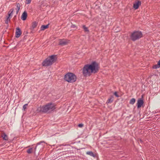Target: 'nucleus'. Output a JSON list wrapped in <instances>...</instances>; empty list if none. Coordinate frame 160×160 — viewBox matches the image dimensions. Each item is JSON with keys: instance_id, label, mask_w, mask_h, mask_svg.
Listing matches in <instances>:
<instances>
[{"instance_id": "15", "label": "nucleus", "mask_w": 160, "mask_h": 160, "mask_svg": "<svg viewBox=\"0 0 160 160\" xmlns=\"http://www.w3.org/2000/svg\"><path fill=\"white\" fill-rule=\"evenodd\" d=\"M86 154L94 158L96 157V154H94L92 151L87 152H86Z\"/></svg>"}, {"instance_id": "6", "label": "nucleus", "mask_w": 160, "mask_h": 160, "mask_svg": "<svg viewBox=\"0 0 160 160\" xmlns=\"http://www.w3.org/2000/svg\"><path fill=\"white\" fill-rule=\"evenodd\" d=\"M70 42V40L66 39H60L59 40V45L64 46L67 45Z\"/></svg>"}, {"instance_id": "23", "label": "nucleus", "mask_w": 160, "mask_h": 160, "mask_svg": "<svg viewBox=\"0 0 160 160\" xmlns=\"http://www.w3.org/2000/svg\"><path fill=\"white\" fill-rule=\"evenodd\" d=\"M28 104H24L23 106V108H22L23 110H25V109H26L27 107L28 106Z\"/></svg>"}, {"instance_id": "3", "label": "nucleus", "mask_w": 160, "mask_h": 160, "mask_svg": "<svg viewBox=\"0 0 160 160\" xmlns=\"http://www.w3.org/2000/svg\"><path fill=\"white\" fill-rule=\"evenodd\" d=\"M77 78L76 76L72 72H68L65 75L64 78L65 81L72 83L76 81Z\"/></svg>"}, {"instance_id": "8", "label": "nucleus", "mask_w": 160, "mask_h": 160, "mask_svg": "<svg viewBox=\"0 0 160 160\" xmlns=\"http://www.w3.org/2000/svg\"><path fill=\"white\" fill-rule=\"evenodd\" d=\"M141 4V2L138 0L136 1L133 4V7L135 9H138Z\"/></svg>"}, {"instance_id": "32", "label": "nucleus", "mask_w": 160, "mask_h": 160, "mask_svg": "<svg viewBox=\"0 0 160 160\" xmlns=\"http://www.w3.org/2000/svg\"><path fill=\"white\" fill-rule=\"evenodd\" d=\"M36 147H37V146H36V148H35V149H36Z\"/></svg>"}, {"instance_id": "12", "label": "nucleus", "mask_w": 160, "mask_h": 160, "mask_svg": "<svg viewBox=\"0 0 160 160\" xmlns=\"http://www.w3.org/2000/svg\"><path fill=\"white\" fill-rule=\"evenodd\" d=\"M47 4L46 3V1H42L41 5V8L44 9L47 7Z\"/></svg>"}, {"instance_id": "33", "label": "nucleus", "mask_w": 160, "mask_h": 160, "mask_svg": "<svg viewBox=\"0 0 160 160\" xmlns=\"http://www.w3.org/2000/svg\"><path fill=\"white\" fill-rule=\"evenodd\" d=\"M42 142H40V143H42Z\"/></svg>"}, {"instance_id": "26", "label": "nucleus", "mask_w": 160, "mask_h": 160, "mask_svg": "<svg viewBox=\"0 0 160 160\" xmlns=\"http://www.w3.org/2000/svg\"><path fill=\"white\" fill-rule=\"evenodd\" d=\"M71 28H77V27L76 26V25L74 24H72V25L71 26Z\"/></svg>"}, {"instance_id": "28", "label": "nucleus", "mask_w": 160, "mask_h": 160, "mask_svg": "<svg viewBox=\"0 0 160 160\" xmlns=\"http://www.w3.org/2000/svg\"><path fill=\"white\" fill-rule=\"evenodd\" d=\"M10 18L9 17H7L6 20L8 21H10Z\"/></svg>"}, {"instance_id": "9", "label": "nucleus", "mask_w": 160, "mask_h": 160, "mask_svg": "<svg viewBox=\"0 0 160 160\" xmlns=\"http://www.w3.org/2000/svg\"><path fill=\"white\" fill-rule=\"evenodd\" d=\"M16 31L15 33V37L17 38L19 37L21 34V30L19 28H16Z\"/></svg>"}, {"instance_id": "2", "label": "nucleus", "mask_w": 160, "mask_h": 160, "mask_svg": "<svg viewBox=\"0 0 160 160\" xmlns=\"http://www.w3.org/2000/svg\"><path fill=\"white\" fill-rule=\"evenodd\" d=\"M57 59L56 55H52L49 57V58L46 59L42 63V66L48 67L52 65L55 62Z\"/></svg>"}, {"instance_id": "25", "label": "nucleus", "mask_w": 160, "mask_h": 160, "mask_svg": "<svg viewBox=\"0 0 160 160\" xmlns=\"http://www.w3.org/2000/svg\"><path fill=\"white\" fill-rule=\"evenodd\" d=\"M83 124L82 123H80L78 124V126L80 128H82L83 126Z\"/></svg>"}, {"instance_id": "1", "label": "nucleus", "mask_w": 160, "mask_h": 160, "mask_svg": "<svg viewBox=\"0 0 160 160\" xmlns=\"http://www.w3.org/2000/svg\"><path fill=\"white\" fill-rule=\"evenodd\" d=\"M99 68V64L95 61H93L91 64L84 65L82 69V74L85 77H89L92 73L98 72Z\"/></svg>"}, {"instance_id": "16", "label": "nucleus", "mask_w": 160, "mask_h": 160, "mask_svg": "<svg viewBox=\"0 0 160 160\" xmlns=\"http://www.w3.org/2000/svg\"><path fill=\"white\" fill-rule=\"evenodd\" d=\"M49 24L46 25H42L41 27V30H44L45 29L48 28Z\"/></svg>"}, {"instance_id": "18", "label": "nucleus", "mask_w": 160, "mask_h": 160, "mask_svg": "<svg viewBox=\"0 0 160 160\" xmlns=\"http://www.w3.org/2000/svg\"><path fill=\"white\" fill-rule=\"evenodd\" d=\"M20 4L19 3L17 4V6H16V9L17 10V11H16V14H17L19 12V11L20 10Z\"/></svg>"}, {"instance_id": "19", "label": "nucleus", "mask_w": 160, "mask_h": 160, "mask_svg": "<svg viewBox=\"0 0 160 160\" xmlns=\"http://www.w3.org/2000/svg\"><path fill=\"white\" fill-rule=\"evenodd\" d=\"M14 9L13 8H12L10 9L9 11L8 12V17H10L12 16V12L13 11Z\"/></svg>"}, {"instance_id": "7", "label": "nucleus", "mask_w": 160, "mask_h": 160, "mask_svg": "<svg viewBox=\"0 0 160 160\" xmlns=\"http://www.w3.org/2000/svg\"><path fill=\"white\" fill-rule=\"evenodd\" d=\"M144 103V101L142 98H139L137 103V107L138 108H139L141 107Z\"/></svg>"}, {"instance_id": "13", "label": "nucleus", "mask_w": 160, "mask_h": 160, "mask_svg": "<svg viewBox=\"0 0 160 160\" xmlns=\"http://www.w3.org/2000/svg\"><path fill=\"white\" fill-rule=\"evenodd\" d=\"M114 97L113 96H111L110 98H108L107 102H106V104H108V103H111L113 101Z\"/></svg>"}, {"instance_id": "14", "label": "nucleus", "mask_w": 160, "mask_h": 160, "mask_svg": "<svg viewBox=\"0 0 160 160\" xmlns=\"http://www.w3.org/2000/svg\"><path fill=\"white\" fill-rule=\"evenodd\" d=\"M160 67V60H159L158 61L157 64L153 66L152 68L153 69H156L159 68Z\"/></svg>"}, {"instance_id": "11", "label": "nucleus", "mask_w": 160, "mask_h": 160, "mask_svg": "<svg viewBox=\"0 0 160 160\" xmlns=\"http://www.w3.org/2000/svg\"><path fill=\"white\" fill-rule=\"evenodd\" d=\"M1 136L3 140L8 141V136L4 132L2 133L1 135Z\"/></svg>"}, {"instance_id": "20", "label": "nucleus", "mask_w": 160, "mask_h": 160, "mask_svg": "<svg viewBox=\"0 0 160 160\" xmlns=\"http://www.w3.org/2000/svg\"><path fill=\"white\" fill-rule=\"evenodd\" d=\"M82 28L83 29L85 32H89V30L88 29V28L86 27L85 25H82Z\"/></svg>"}, {"instance_id": "10", "label": "nucleus", "mask_w": 160, "mask_h": 160, "mask_svg": "<svg viewBox=\"0 0 160 160\" xmlns=\"http://www.w3.org/2000/svg\"><path fill=\"white\" fill-rule=\"evenodd\" d=\"M27 17V13L26 12L24 11L22 14L21 19L23 21L26 19Z\"/></svg>"}, {"instance_id": "29", "label": "nucleus", "mask_w": 160, "mask_h": 160, "mask_svg": "<svg viewBox=\"0 0 160 160\" xmlns=\"http://www.w3.org/2000/svg\"><path fill=\"white\" fill-rule=\"evenodd\" d=\"M138 142H140L141 143H142L143 141L141 139H139L138 140Z\"/></svg>"}, {"instance_id": "4", "label": "nucleus", "mask_w": 160, "mask_h": 160, "mask_svg": "<svg viewBox=\"0 0 160 160\" xmlns=\"http://www.w3.org/2000/svg\"><path fill=\"white\" fill-rule=\"evenodd\" d=\"M56 109L55 106L52 103H49L44 106H43L41 109V112H50Z\"/></svg>"}, {"instance_id": "21", "label": "nucleus", "mask_w": 160, "mask_h": 160, "mask_svg": "<svg viewBox=\"0 0 160 160\" xmlns=\"http://www.w3.org/2000/svg\"><path fill=\"white\" fill-rule=\"evenodd\" d=\"M135 101L136 100L135 98H132L130 100L129 102V103L133 105L135 103Z\"/></svg>"}, {"instance_id": "17", "label": "nucleus", "mask_w": 160, "mask_h": 160, "mask_svg": "<svg viewBox=\"0 0 160 160\" xmlns=\"http://www.w3.org/2000/svg\"><path fill=\"white\" fill-rule=\"evenodd\" d=\"M38 23L36 22H33L32 23V27L31 28V29H33L34 28H36L37 26Z\"/></svg>"}, {"instance_id": "27", "label": "nucleus", "mask_w": 160, "mask_h": 160, "mask_svg": "<svg viewBox=\"0 0 160 160\" xmlns=\"http://www.w3.org/2000/svg\"><path fill=\"white\" fill-rule=\"evenodd\" d=\"M27 1V4H29L31 2V0H26Z\"/></svg>"}, {"instance_id": "24", "label": "nucleus", "mask_w": 160, "mask_h": 160, "mask_svg": "<svg viewBox=\"0 0 160 160\" xmlns=\"http://www.w3.org/2000/svg\"><path fill=\"white\" fill-rule=\"evenodd\" d=\"M114 95H115V96H116V97H117V98H118L119 97V95L118 94L117 92H115L114 93Z\"/></svg>"}, {"instance_id": "30", "label": "nucleus", "mask_w": 160, "mask_h": 160, "mask_svg": "<svg viewBox=\"0 0 160 160\" xmlns=\"http://www.w3.org/2000/svg\"><path fill=\"white\" fill-rule=\"evenodd\" d=\"M8 21L7 20L5 21V23H6V24H8Z\"/></svg>"}, {"instance_id": "22", "label": "nucleus", "mask_w": 160, "mask_h": 160, "mask_svg": "<svg viewBox=\"0 0 160 160\" xmlns=\"http://www.w3.org/2000/svg\"><path fill=\"white\" fill-rule=\"evenodd\" d=\"M33 151V149L32 148H31L28 149L27 151V152L28 154H30L32 153Z\"/></svg>"}, {"instance_id": "31", "label": "nucleus", "mask_w": 160, "mask_h": 160, "mask_svg": "<svg viewBox=\"0 0 160 160\" xmlns=\"http://www.w3.org/2000/svg\"><path fill=\"white\" fill-rule=\"evenodd\" d=\"M40 142H38V143H37V145H39V144H40Z\"/></svg>"}, {"instance_id": "5", "label": "nucleus", "mask_w": 160, "mask_h": 160, "mask_svg": "<svg viewBox=\"0 0 160 160\" xmlns=\"http://www.w3.org/2000/svg\"><path fill=\"white\" fill-rule=\"evenodd\" d=\"M142 34L141 31H135L132 33L130 37L132 41H135L142 38Z\"/></svg>"}]
</instances>
